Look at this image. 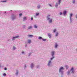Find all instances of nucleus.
Returning a JSON list of instances; mask_svg holds the SVG:
<instances>
[{
  "label": "nucleus",
  "mask_w": 77,
  "mask_h": 77,
  "mask_svg": "<svg viewBox=\"0 0 77 77\" xmlns=\"http://www.w3.org/2000/svg\"><path fill=\"white\" fill-rule=\"evenodd\" d=\"M70 71H71V73H74V68L73 67H72L70 70Z\"/></svg>",
  "instance_id": "f257e3e1"
},
{
  "label": "nucleus",
  "mask_w": 77,
  "mask_h": 77,
  "mask_svg": "<svg viewBox=\"0 0 77 77\" xmlns=\"http://www.w3.org/2000/svg\"><path fill=\"white\" fill-rule=\"evenodd\" d=\"M62 69L63 70V67H61L60 68V69H59V72H61V70Z\"/></svg>",
  "instance_id": "f03ea898"
},
{
  "label": "nucleus",
  "mask_w": 77,
  "mask_h": 77,
  "mask_svg": "<svg viewBox=\"0 0 77 77\" xmlns=\"http://www.w3.org/2000/svg\"><path fill=\"white\" fill-rule=\"evenodd\" d=\"M19 35H17L15 37H13V39H15V38H19Z\"/></svg>",
  "instance_id": "7ed1b4c3"
},
{
  "label": "nucleus",
  "mask_w": 77,
  "mask_h": 77,
  "mask_svg": "<svg viewBox=\"0 0 77 77\" xmlns=\"http://www.w3.org/2000/svg\"><path fill=\"white\" fill-rule=\"evenodd\" d=\"M66 11H64L63 12V14L64 15H66Z\"/></svg>",
  "instance_id": "20e7f679"
},
{
  "label": "nucleus",
  "mask_w": 77,
  "mask_h": 77,
  "mask_svg": "<svg viewBox=\"0 0 77 77\" xmlns=\"http://www.w3.org/2000/svg\"><path fill=\"white\" fill-rule=\"evenodd\" d=\"M72 14H70V19L71 20V17H72Z\"/></svg>",
  "instance_id": "39448f33"
},
{
  "label": "nucleus",
  "mask_w": 77,
  "mask_h": 77,
  "mask_svg": "<svg viewBox=\"0 0 77 77\" xmlns=\"http://www.w3.org/2000/svg\"><path fill=\"white\" fill-rule=\"evenodd\" d=\"M50 15H48L47 16V20H50V18H49L48 17H50Z\"/></svg>",
  "instance_id": "423d86ee"
},
{
  "label": "nucleus",
  "mask_w": 77,
  "mask_h": 77,
  "mask_svg": "<svg viewBox=\"0 0 77 77\" xmlns=\"http://www.w3.org/2000/svg\"><path fill=\"white\" fill-rule=\"evenodd\" d=\"M28 43L29 44H30V43H31V40H28Z\"/></svg>",
  "instance_id": "0eeeda50"
},
{
  "label": "nucleus",
  "mask_w": 77,
  "mask_h": 77,
  "mask_svg": "<svg viewBox=\"0 0 77 77\" xmlns=\"http://www.w3.org/2000/svg\"><path fill=\"white\" fill-rule=\"evenodd\" d=\"M51 53L52 54V56H53L54 54V51H52Z\"/></svg>",
  "instance_id": "6e6552de"
},
{
  "label": "nucleus",
  "mask_w": 77,
  "mask_h": 77,
  "mask_svg": "<svg viewBox=\"0 0 77 77\" xmlns=\"http://www.w3.org/2000/svg\"><path fill=\"white\" fill-rule=\"evenodd\" d=\"M49 22L50 23H52V19H50L49 20Z\"/></svg>",
  "instance_id": "1a4fd4ad"
},
{
  "label": "nucleus",
  "mask_w": 77,
  "mask_h": 77,
  "mask_svg": "<svg viewBox=\"0 0 77 77\" xmlns=\"http://www.w3.org/2000/svg\"><path fill=\"white\" fill-rule=\"evenodd\" d=\"M26 19H27V18L26 17H24L23 18V20L25 21V20H26Z\"/></svg>",
  "instance_id": "9d476101"
},
{
  "label": "nucleus",
  "mask_w": 77,
  "mask_h": 77,
  "mask_svg": "<svg viewBox=\"0 0 77 77\" xmlns=\"http://www.w3.org/2000/svg\"><path fill=\"white\" fill-rule=\"evenodd\" d=\"M33 64L32 63L31 64V68H33Z\"/></svg>",
  "instance_id": "9b49d317"
},
{
  "label": "nucleus",
  "mask_w": 77,
  "mask_h": 77,
  "mask_svg": "<svg viewBox=\"0 0 77 77\" xmlns=\"http://www.w3.org/2000/svg\"><path fill=\"white\" fill-rule=\"evenodd\" d=\"M32 26H30L28 28V29H32Z\"/></svg>",
  "instance_id": "f8f14e48"
},
{
  "label": "nucleus",
  "mask_w": 77,
  "mask_h": 77,
  "mask_svg": "<svg viewBox=\"0 0 77 77\" xmlns=\"http://www.w3.org/2000/svg\"><path fill=\"white\" fill-rule=\"evenodd\" d=\"M48 35L50 38H51V34H48Z\"/></svg>",
  "instance_id": "ddd939ff"
},
{
  "label": "nucleus",
  "mask_w": 77,
  "mask_h": 77,
  "mask_svg": "<svg viewBox=\"0 0 77 77\" xmlns=\"http://www.w3.org/2000/svg\"><path fill=\"white\" fill-rule=\"evenodd\" d=\"M50 63H51V61H50L49 63H48V66H50Z\"/></svg>",
  "instance_id": "4468645a"
},
{
  "label": "nucleus",
  "mask_w": 77,
  "mask_h": 77,
  "mask_svg": "<svg viewBox=\"0 0 77 77\" xmlns=\"http://www.w3.org/2000/svg\"><path fill=\"white\" fill-rule=\"evenodd\" d=\"M61 1V0H59L58 1L59 3L58 4L59 5H60V2Z\"/></svg>",
  "instance_id": "2eb2a0df"
},
{
  "label": "nucleus",
  "mask_w": 77,
  "mask_h": 77,
  "mask_svg": "<svg viewBox=\"0 0 77 77\" xmlns=\"http://www.w3.org/2000/svg\"><path fill=\"white\" fill-rule=\"evenodd\" d=\"M28 36H29V37H33V35H28Z\"/></svg>",
  "instance_id": "dca6fc26"
},
{
  "label": "nucleus",
  "mask_w": 77,
  "mask_h": 77,
  "mask_svg": "<svg viewBox=\"0 0 77 77\" xmlns=\"http://www.w3.org/2000/svg\"><path fill=\"white\" fill-rule=\"evenodd\" d=\"M57 45L56 44V45H55V48H57Z\"/></svg>",
  "instance_id": "f3484780"
},
{
  "label": "nucleus",
  "mask_w": 77,
  "mask_h": 77,
  "mask_svg": "<svg viewBox=\"0 0 77 77\" xmlns=\"http://www.w3.org/2000/svg\"><path fill=\"white\" fill-rule=\"evenodd\" d=\"M39 15V13H37L36 14V16H38Z\"/></svg>",
  "instance_id": "a211bd4d"
},
{
  "label": "nucleus",
  "mask_w": 77,
  "mask_h": 77,
  "mask_svg": "<svg viewBox=\"0 0 77 77\" xmlns=\"http://www.w3.org/2000/svg\"><path fill=\"white\" fill-rule=\"evenodd\" d=\"M58 35V32H57L56 34V36H57Z\"/></svg>",
  "instance_id": "6ab92c4d"
},
{
  "label": "nucleus",
  "mask_w": 77,
  "mask_h": 77,
  "mask_svg": "<svg viewBox=\"0 0 77 77\" xmlns=\"http://www.w3.org/2000/svg\"><path fill=\"white\" fill-rule=\"evenodd\" d=\"M42 39V38L41 37H39L38 38V39Z\"/></svg>",
  "instance_id": "aec40b11"
},
{
  "label": "nucleus",
  "mask_w": 77,
  "mask_h": 77,
  "mask_svg": "<svg viewBox=\"0 0 77 77\" xmlns=\"http://www.w3.org/2000/svg\"><path fill=\"white\" fill-rule=\"evenodd\" d=\"M34 28H37V26H36V25H34Z\"/></svg>",
  "instance_id": "412c9836"
},
{
  "label": "nucleus",
  "mask_w": 77,
  "mask_h": 77,
  "mask_svg": "<svg viewBox=\"0 0 77 77\" xmlns=\"http://www.w3.org/2000/svg\"><path fill=\"white\" fill-rule=\"evenodd\" d=\"M55 7L57 8V4L55 5Z\"/></svg>",
  "instance_id": "4be33fe9"
},
{
  "label": "nucleus",
  "mask_w": 77,
  "mask_h": 77,
  "mask_svg": "<svg viewBox=\"0 0 77 77\" xmlns=\"http://www.w3.org/2000/svg\"><path fill=\"white\" fill-rule=\"evenodd\" d=\"M42 41H46V40L45 39H42Z\"/></svg>",
  "instance_id": "5701e85b"
},
{
  "label": "nucleus",
  "mask_w": 77,
  "mask_h": 77,
  "mask_svg": "<svg viewBox=\"0 0 77 77\" xmlns=\"http://www.w3.org/2000/svg\"><path fill=\"white\" fill-rule=\"evenodd\" d=\"M69 71H68V72H67V75H69Z\"/></svg>",
  "instance_id": "b1692460"
},
{
  "label": "nucleus",
  "mask_w": 77,
  "mask_h": 77,
  "mask_svg": "<svg viewBox=\"0 0 77 77\" xmlns=\"http://www.w3.org/2000/svg\"><path fill=\"white\" fill-rule=\"evenodd\" d=\"M3 75H4V76H6V74L5 73H4L3 74Z\"/></svg>",
  "instance_id": "393cba45"
},
{
  "label": "nucleus",
  "mask_w": 77,
  "mask_h": 77,
  "mask_svg": "<svg viewBox=\"0 0 77 77\" xmlns=\"http://www.w3.org/2000/svg\"><path fill=\"white\" fill-rule=\"evenodd\" d=\"M66 69H68V66L67 65L66 66Z\"/></svg>",
  "instance_id": "a878e982"
},
{
  "label": "nucleus",
  "mask_w": 77,
  "mask_h": 77,
  "mask_svg": "<svg viewBox=\"0 0 77 77\" xmlns=\"http://www.w3.org/2000/svg\"><path fill=\"white\" fill-rule=\"evenodd\" d=\"M37 7H38V9H39V8H40V6H38Z\"/></svg>",
  "instance_id": "bb28decb"
},
{
  "label": "nucleus",
  "mask_w": 77,
  "mask_h": 77,
  "mask_svg": "<svg viewBox=\"0 0 77 77\" xmlns=\"http://www.w3.org/2000/svg\"><path fill=\"white\" fill-rule=\"evenodd\" d=\"M56 30V29H54V32H55Z\"/></svg>",
  "instance_id": "cd10ccee"
},
{
  "label": "nucleus",
  "mask_w": 77,
  "mask_h": 77,
  "mask_svg": "<svg viewBox=\"0 0 77 77\" xmlns=\"http://www.w3.org/2000/svg\"><path fill=\"white\" fill-rule=\"evenodd\" d=\"M13 49H14V50L15 49V48L14 46L13 47Z\"/></svg>",
  "instance_id": "c85d7f7f"
},
{
  "label": "nucleus",
  "mask_w": 77,
  "mask_h": 77,
  "mask_svg": "<svg viewBox=\"0 0 77 77\" xmlns=\"http://www.w3.org/2000/svg\"><path fill=\"white\" fill-rule=\"evenodd\" d=\"M20 16H21L22 15V14H19Z\"/></svg>",
  "instance_id": "c756f323"
},
{
  "label": "nucleus",
  "mask_w": 77,
  "mask_h": 77,
  "mask_svg": "<svg viewBox=\"0 0 77 77\" xmlns=\"http://www.w3.org/2000/svg\"><path fill=\"white\" fill-rule=\"evenodd\" d=\"M2 2H6V1H2Z\"/></svg>",
  "instance_id": "7c9ffc66"
},
{
  "label": "nucleus",
  "mask_w": 77,
  "mask_h": 77,
  "mask_svg": "<svg viewBox=\"0 0 77 77\" xmlns=\"http://www.w3.org/2000/svg\"><path fill=\"white\" fill-rule=\"evenodd\" d=\"M18 72H17L16 73V75H18Z\"/></svg>",
  "instance_id": "2f4dec72"
},
{
  "label": "nucleus",
  "mask_w": 77,
  "mask_h": 77,
  "mask_svg": "<svg viewBox=\"0 0 77 77\" xmlns=\"http://www.w3.org/2000/svg\"><path fill=\"white\" fill-rule=\"evenodd\" d=\"M7 69V68H5V70H6Z\"/></svg>",
  "instance_id": "473e14b6"
},
{
  "label": "nucleus",
  "mask_w": 77,
  "mask_h": 77,
  "mask_svg": "<svg viewBox=\"0 0 77 77\" xmlns=\"http://www.w3.org/2000/svg\"><path fill=\"white\" fill-rule=\"evenodd\" d=\"M60 15H61V14H62V12H60Z\"/></svg>",
  "instance_id": "72a5a7b5"
},
{
  "label": "nucleus",
  "mask_w": 77,
  "mask_h": 77,
  "mask_svg": "<svg viewBox=\"0 0 77 77\" xmlns=\"http://www.w3.org/2000/svg\"><path fill=\"white\" fill-rule=\"evenodd\" d=\"M22 53H23H23H24V52H22Z\"/></svg>",
  "instance_id": "f704fd0d"
},
{
  "label": "nucleus",
  "mask_w": 77,
  "mask_h": 77,
  "mask_svg": "<svg viewBox=\"0 0 77 77\" xmlns=\"http://www.w3.org/2000/svg\"><path fill=\"white\" fill-rule=\"evenodd\" d=\"M53 59V58H51V60H52V59Z\"/></svg>",
  "instance_id": "c9c22d12"
},
{
  "label": "nucleus",
  "mask_w": 77,
  "mask_h": 77,
  "mask_svg": "<svg viewBox=\"0 0 77 77\" xmlns=\"http://www.w3.org/2000/svg\"><path fill=\"white\" fill-rule=\"evenodd\" d=\"M33 20V17L31 18V20Z\"/></svg>",
  "instance_id": "e433bc0d"
},
{
  "label": "nucleus",
  "mask_w": 77,
  "mask_h": 77,
  "mask_svg": "<svg viewBox=\"0 0 77 77\" xmlns=\"http://www.w3.org/2000/svg\"><path fill=\"white\" fill-rule=\"evenodd\" d=\"M73 3H75V1H74L73 2Z\"/></svg>",
  "instance_id": "4c0bfd02"
},
{
  "label": "nucleus",
  "mask_w": 77,
  "mask_h": 77,
  "mask_svg": "<svg viewBox=\"0 0 77 77\" xmlns=\"http://www.w3.org/2000/svg\"><path fill=\"white\" fill-rule=\"evenodd\" d=\"M49 5L50 6H51V5L50 4Z\"/></svg>",
  "instance_id": "58836bf2"
},
{
  "label": "nucleus",
  "mask_w": 77,
  "mask_h": 77,
  "mask_svg": "<svg viewBox=\"0 0 77 77\" xmlns=\"http://www.w3.org/2000/svg\"><path fill=\"white\" fill-rule=\"evenodd\" d=\"M76 18H77V16H76Z\"/></svg>",
  "instance_id": "ea45409f"
},
{
  "label": "nucleus",
  "mask_w": 77,
  "mask_h": 77,
  "mask_svg": "<svg viewBox=\"0 0 77 77\" xmlns=\"http://www.w3.org/2000/svg\"><path fill=\"white\" fill-rule=\"evenodd\" d=\"M12 40H14V39H12Z\"/></svg>",
  "instance_id": "a19ab883"
},
{
  "label": "nucleus",
  "mask_w": 77,
  "mask_h": 77,
  "mask_svg": "<svg viewBox=\"0 0 77 77\" xmlns=\"http://www.w3.org/2000/svg\"><path fill=\"white\" fill-rule=\"evenodd\" d=\"M26 66H25V67H26Z\"/></svg>",
  "instance_id": "79ce46f5"
}]
</instances>
